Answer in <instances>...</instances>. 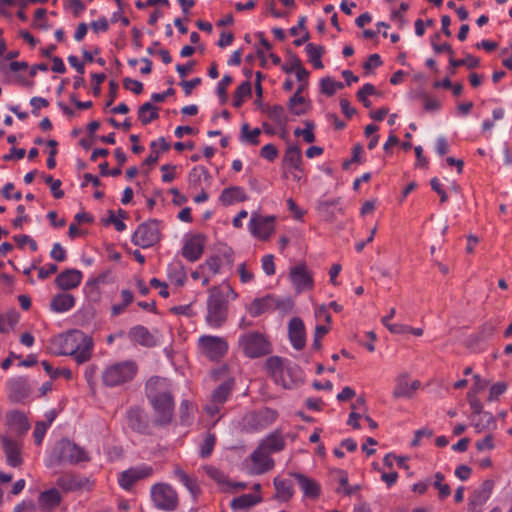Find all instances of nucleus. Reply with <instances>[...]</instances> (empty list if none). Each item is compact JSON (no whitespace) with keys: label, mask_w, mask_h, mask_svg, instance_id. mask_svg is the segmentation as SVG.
<instances>
[{"label":"nucleus","mask_w":512,"mask_h":512,"mask_svg":"<svg viewBox=\"0 0 512 512\" xmlns=\"http://www.w3.org/2000/svg\"><path fill=\"white\" fill-rule=\"evenodd\" d=\"M251 89L252 86L249 81H244L238 86L234 97L235 107H240L244 100L251 95Z\"/></svg>","instance_id":"obj_41"},{"label":"nucleus","mask_w":512,"mask_h":512,"mask_svg":"<svg viewBox=\"0 0 512 512\" xmlns=\"http://www.w3.org/2000/svg\"><path fill=\"white\" fill-rule=\"evenodd\" d=\"M262 269L268 276L275 274L274 256L269 254L262 258Z\"/></svg>","instance_id":"obj_58"},{"label":"nucleus","mask_w":512,"mask_h":512,"mask_svg":"<svg viewBox=\"0 0 512 512\" xmlns=\"http://www.w3.org/2000/svg\"><path fill=\"white\" fill-rule=\"evenodd\" d=\"M53 418L49 421H38L33 431L34 442L36 445H41L49 426L52 424Z\"/></svg>","instance_id":"obj_43"},{"label":"nucleus","mask_w":512,"mask_h":512,"mask_svg":"<svg viewBox=\"0 0 512 512\" xmlns=\"http://www.w3.org/2000/svg\"><path fill=\"white\" fill-rule=\"evenodd\" d=\"M265 368L277 384L284 388L291 387V384L285 379V374L290 372V368L285 366L281 358L277 356L269 357L265 362Z\"/></svg>","instance_id":"obj_14"},{"label":"nucleus","mask_w":512,"mask_h":512,"mask_svg":"<svg viewBox=\"0 0 512 512\" xmlns=\"http://www.w3.org/2000/svg\"><path fill=\"white\" fill-rule=\"evenodd\" d=\"M147 397L153 407L155 422L164 425L171 421L174 402L169 383L163 378H151L147 382Z\"/></svg>","instance_id":"obj_1"},{"label":"nucleus","mask_w":512,"mask_h":512,"mask_svg":"<svg viewBox=\"0 0 512 512\" xmlns=\"http://www.w3.org/2000/svg\"><path fill=\"white\" fill-rule=\"evenodd\" d=\"M289 211L292 213L293 217L296 220L301 221L304 216V211L298 207L295 201L292 198L287 199L286 201Z\"/></svg>","instance_id":"obj_64"},{"label":"nucleus","mask_w":512,"mask_h":512,"mask_svg":"<svg viewBox=\"0 0 512 512\" xmlns=\"http://www.w3.org/2000/svg\"><path fill=\"white\" fill-rule=\"evenodd\" d=\"M230 394V386L228 384L220 385L212 394L211 400L216 404H223Z\"/></svg>","instance_id":"obj_46"},{"label":"nucleus","mask_w":512,"mask_h":512,"mask_svg":"<svg viewBox=\"0 0 512 512\" xmlns=\"http://www.w3.org/2000/svg\"><path fill=\"white\" fill-rule=\"evenodd\" d=\"M259 447L270 455L284 448V440L280 435L273 434L264 439Z\"/></svg>","instance_id":"obj_35"},{"label":"nucleus","mask_w":512,"mask_h":512,"mask_svg":"<svg viewBox=\"0 0 512 512\" xmlns=\"http://www.w3.org/2000/svg\"><path fill=\"white\" fill-rule=\"evenodd\" d=\"M273 304V298L270 296H266L263 298L254 299L247 307V312L253 316L257 317L264 313L268 308H270Z\"/></svg>","instance_id":"obj_30"},{"label":"nucleus","mask_w":512,"mask_h":512,"mask_svg":"<svg viewBox=\"0 0 512 512\" xmlns=\"http://www.w3.org/2000/svg\"><path fill=\"white\" fill-rule=\"evenodd\" d=\"M128 380V361L115 362L102 372V382L107 387L120 386Z\"/></svg>","instance_id":"obj_11"},{"label":"nucleus","mask_w":512,"mask_h":512,"mask_svg":"<svg viewBox=\"0 0 512 512\" xmlns=\"http://www.w3.org/2000/svg\"><path fill=\"white\" fill-rule=\"evenodd\" d=\"M198 349L201 355L217 360L226 354L228 343L219 336L203 335L198 339Z\"/></svg>","instance_id":"obj_7"},{"label":"nucleus","mask_w":512,"mask_h":512,"mask_svg":"<svg viewBox=\"0 0 512 512\" xmlns=\"http://www.w3.org/2000/svg\"><path fill=\"white\" fill-rule=\"evenodd\" d=\"M118 213L119 215H116L114 211H109L106 224H112L117 231L122 232L126 229V225L124 223V219L126 218V211L119 209Z\"/></svg>","instance_id":"obj_39"},{"label":"nucleus","mask_w":512,"mask_h":512,"mask_svg":"<svg viewBox=\"0 0 512 512\" xmlns=\"http://www.w3.org/2000/svg\"><path fill=\"white\" fill-rule=\"evenodd\" d=\"M215 436L208 434L205 436L199 450V454L201 457L206 458L211 455L214 446H215Z\"/></svg>","instance_id":"obj_49"},{"label":"nucleus","mask_w":512,"mask_h":512,"mask_svg":"<svg viewBox=\"0 0 512 512\" xmlns=\"http://www.w3.org/2000/svg\"><path fill=\"white\" fill-rule=\"evenodd\" d=\"M53 345L57 354L73 356L78 364L87 362L93 350L91 338L78 330L59 335L54 339Z\"/></svg>","instance_id":"obj_2"},{"label":"nucleus","mask_w":512,"mask_h":512,"mask_svg":"<svg viewBox=\"0 0 512 512\" xmlns=\"http://www.w3.org/2000/svg\"><path fill=\"white\" fill-rule=\"evenodd\" d=\"M57 265L56 264H46L45 266H42L38 269V278L41 280H44L51 276L52 274L57 272Z\"/></svg>","instance_id":"obj_61"},{"label":"nucleus","mask_w":512,"mask_h":512,"mask_svg":"<svg viewBox=\"0 0 512 512\" xmlns=\"http://www.w3.org/2000/svg\"><path fill=\"white\" fill-rule=\"evenodd\" d=\"M420 387L419 380L412 379L409 372L402 371L394 378L392 395L395 399H410Z\"/></svg>","instance_id":"obj_9"},{"label":"nucleus","mask_w":512,"mask_h":512,"mask_svg":"<svg viewBox=\"0 0 512 512\" xmlns=\"http://www.w3.org/2000/svg\"><path fill=\"white\" fill-rule=\"evenodd\" d=\"M151 498L154 505L163 511H174L178 506L176 491L166 483L155 484L151 488Z\"/></svg>","instance_id":"obj_5"},{"label":"nucleus","mask_w":512,"mask_h":512,"mask_svg":"<svg viewBox=\"0 0 512 512\" xmlns=\"http://www.w3.org/2000/svg\"><path fill=\"white\" fill-rule=\"evenodd\" d=\"M495 444L493 437L491 435H487L485 438L476 442V448L480 452L490 451L494 449Z\"/></svg>","instance_id":"obj_60"},{"label":"nucleus","mask_w":512,"mask_h":512,"mask_svg":"<svg viewBox=\"0 0 512 512\" xmlns=\"http://www.w3.org/2000/svg\"><path fill=\"white\" fill-rule=\"evenodd\" d=\"M433 486L438 490L439 498L444 499L451 494V489L448 484L444 483V475L437 472L434 475Z\"/></svg>","instance_id":"obj_44"},{"label":"nucleus","mask_w":512,"mask_h":512,"mask_svg":"<svg viewBox=\"0 0 512 512\" xmlns=\"http://www.w3.org/2000/svg\"><path fill=\"white\" fill-rule=\"evenodd\" d=\"M121 295L122 302L119 304H113L111 307V315L114 317L123 314L128 307V290H122Z\"/></svg>","instance_id":"obj_51"},{"label":"nucleus","mask_w":512,"mask_h":512,"mask_svg":"<svg viewBox=\"0 0 512 512\" xmlns=\"http://www.w3.org/2000/svg\"><path fill=\"white\" fill-rule=\"evenodd\" d=\"M8 385L10 398L15 402H22L30 394L29 385L23 378L13 379Z\"/></svg>","instance_id":"obj_22"},{"label":"nucleus","mask_w":512,"mask_h":512,"mask_svg":"<svg viewBox=\"0 0 512 512\" xmlns=\"http://www.w3.org/2000/svg\"><path fill=\"white\" fill-rule=\"evenodd\" d=\"M288 334L292 346L301 350L306 344V332L303 321L299 317H293L289 321Z\"/></svg>","instance_id":"obj_18"},{"label":"nucleus","mask_w":512,"mask_h":512,"mask_svg":"<svg viewBox=\"0 0 512 512\" xmlns=\"http://www.w3.org/2000/svg\"><path fill=\"white\" fill-rule=\"evenodd\" d=\"M288 107L292 114L300 116L306 114L311 109V103L303 95L295 93L290 98Z\"/></svg>","instance_id":"obj_27"},{"label":"nucleus","mask_w":512,"mask_h":512,"mask_svg":"<svg viewBox=\"0 0 512 512\" xmlns=\"http://www.w3.org/2000/svg\"><path fill=\"white\" fill-rule=\"evenodd\" d=\"M106 76L105 74L103 73H93L91 75V84H92V89H93V93L95 95H98L100 94V85L104 82Z\"/></svg>","instance_id":"obj_63"},{"label":"nucleus","mask_w":512,"mask_h":512,"mask_svg":"<svg viewBox=\"0 0 512 512\" xmlns=\"http://www.w3.org/2000/svg\"><path fill=\"white\" fill-rule=\"evenodd\" d=\"M391 333L396 335H405L408 334V331L410 329L409 325L403 324V323H390L387 326H385Z\"/></svg>","instance_id":"obj_62"},{"label":"nucleus","mask_w":512,"mask_h":512,"mask_svg":"<svg viewBox=\"0 0 512 512\" xmlns=\"http://www.w3.org/2000/svg\"><path fill=\"white\" fill-rule=\"evenodd\" d=\"M161 172H162V180L165 183H170L176 178L177 166L170 165V164L163 165L161 167Z\"/></svg>","instance_id":"obj_55"},{"label":"nucleus","mask_w":512,"mask_h":512,"mask_svg":"<svg viewBox=\"0 0 512 512\" xmlns=\"http://www.w3.org/2000/svg\"><path fill=\"white\" fill-rule=\"evenodd\" d=\"M3 450L6 455L7 464L11 467H18L22 464V442L9 436L2 438Z\"/></svg>","instance_id":"obj_17"},{"label":"nucleus","mask_w":512,"mask_h":512,"mask_svg":"<svg viewBox=\"0 0 512 512\" xmlns=\"http://www.w3.org/2000/svg\"><path fill=\"white\" fill-rule=\"evenodd\" d=\"M227 303L224 292L217 287L210 289L207 300L206 322L212 328H219L227 318Z\"/></svg>","instance_id":"obj_4"},{"label":"nucleus","mask_w":512,"mask_h":512,"mask_svg":"<svg viewBox=\"0 0 512 512\" xmlns=\"http://www.w3.org/2000/svg\"><path fill=\"white\" fill-rule=\"evenodd\" d=\"M239 346L249 358L261 357L270 351L268 341L259 333H248L241 336Z\"/></svg>","instance_id":"obj_6"},{"label":"nucleus","mask_w":512,"mask_h":512,"mask_svg":"<svg viewBox=\"0 0 512 512\" xmlns=\"http://www.w3.org/2000/svg\"><path fill=\"white\" fill-rule=\"evenodd\" d=\"M274 462L270 455L258 447L246 461V469L249 474H262L273 468Z\"/></svg>","instance_id":"obj_12"},{"label":"nucleus","mask_w":512,"mask_h":512,"mask_svg":"<svg viewBox=\"0 0 512 512\" xmlns=\"http://www.w3.org/2000/svg\"><path fill=\"white\" fill-rule=\"evenodd\" d=\"M50 257L57 262H63L67 258L66 250L62 247L60 243H54L50 251Z\"/></svg>","instance_id":"obj_56"},{"label":"nucleus","mask_w":512,"mask_h":512,"mask_svg":"<svg viewBox=\"0 0 512 512\" xmlns=\"http://www.w3.org/2000/svg\"><path fill=\"white\" fill-rule=\"evenodd\" d=\"M507 389V385L504 382H497L491 386L489 392V400L494 401L498 399Z\"/></svg>","instance_id":"obj_59"},{"label":"nucleus","mask_w":512,"mask_h":512,"mask_svg":"<svg viewBox=\"0 0 512 512\" xmlns=\"http://www.w3.org/2000/svg\"><path fill=\"white\" fill-rule=\"evenodd\" d=\"M8 425L18 434L23 435L30 429V423L25 413L14 410L7 415Z\"/></svg>","instance_id":"obj_24"},{"label":"nucleus","mask_w":512,"mask_h":512,"mask_svg":"<svg viewBox=\"0 0 512 512\" xmlns=\"http://www.w3.org/2000/svg\"><path fill=\"white\" fill-rule=\"evenodd\" d=\"M204 470L207 473V475L214 481H216L219 484L220 488L223 490L225 482L227 481V477L217 468L212 466H205Z\"/></svg>","instance_id":"obj_50"},{"label":"nucleus","mask_w":512,"mask_h":512,"mask_svg":"<svg viewBox=\"0 0 512 512\" xmlns=\"http://www.w3.org/2000/svg\"><path fill=\"white\" fill-rule=\"evenodd\" d=\"M261 502V497L256 494H245L231 501V508L233 510L246 509Z\"/></svg>","instance_id":"obj_34"},{"label":"nucleus","mask_w":512,"mask_h":512,"mask_svg":"<svg viewBox=\"0 0 512 512\" xmlns=\"http://www.w3.org/2000/svg\"><path fill=\"white\" fill-rule=\"evenodd\" d=\"M290 280L298 293L310 290L313 287L312 275L304 265H297L291 269Z\"/></svg>","instance_id":"obj_16"},{"label":"nucleus","mask_w":512,"mask_h":512,"mask_svg":"<svg viewBox=\"0 0 512 512\" xmlns=\"http://www.w3.org/2000/svg\"><path fill=\"white\" fill-rule=\"evenodd\" d=\"M492 484L487 481L482 484L479 489H476L470 497V504L472 506L483 505L490 497Z\"/></svg>","instance_id":"obj_33"},{"label":"nucleus","mask_w":512,"mask_h":512,"mask_svg":"<svg viewBox=\"0 0 512 512\" xmlns=\"http://www.w3.org/2000/svg\"><path fill=\"white\" fill-rule=\"evenodd\" d=\"M293 476L298 481L299 487L305 497L316 499L319 496L320 485L318 482L299 473H295Z\"/></svg>","instance_id":"obj_23"},{"label":"nucleus","mask_w":512,"mask_h":512,"mask_svg":"<svg viewBox=\"0 0 512 512\" xmlns=\"http://www.w3.org/2000/svg\"><path fill=\"white\" fill-rule=\"evenodd\" d=\"M152 468L148 465H140L130 469V482L149 477L152 474Z\"/></svg>","instance_id":"obj_47"},{"label":"nucleus","mask_w":512,"mask_h":512,"mask_svg":"<svg viewBox=\"0 0 512 512\" xmlns=\"http://www.w3.org/2000/svg\"><path fill=\"white\" fill-rule=\"evenodd\" d=\"M314 317L318 322H325L328 325L331 323V315L324 304L314 307Z\"/></svg>","instance_id":"obj_52"},{"label":"nucleus","mask_w":512,"mask_h":512,"mask_svg":"<svg viewBox=\"0 0 512 512\" xmlns=\"http://www.w3.org/2000/svg\"><path fill=\"white\" fill-rule=\"evenodd\" d=\"M221 267V259L218 256L208 258L199 269L204 273L214 276L219 273Z\"/></svg>","instance_id":"obj_38"},{"label":"nucleus","mask_w":512,"mask_h":512,"mask_svg":"<svg viewBox=\"0 0 512 512\" xmlns=\"http://www.w3.org/2000/svg\"><path fill=\"white\" fill-rule=\"evenodd\" d=\"M344 87V84L339 81H335L331 77H324L320 80V90L321 93L332 96L334 95L338 90L342 89Z\"/></svg>","instance_id":"obj_37"},{"label":"nucleus","mask_w":512,"mask_h":512,"mask_svg":"<svg viewBox=\"0 0 512 512\" xmlns=\"http://www.w3.org/2000/svg\"><path fill=\"white\" fill-rule=\"evenodd\" d=\"M131 336L135 342L146 347H152L157 343L155 336L142 326L134 327Z\"/></svg>","instance_id":"obj_29"},{"label":"nucleus","mask_w":512,"mask_h":512,"mask_svg":"<svg viewBox=\"0 0 512 512\" xmlns=\"http://www.w3.org/2000/svg\"><path fill=\"white\" fill-rule=\"evenodd\" d=\"M138 116L143 123H149L158 116V109L151 103H145L140 107Z\"/></svg>","instance_id":"obj_42"},{"label":"nucleus","mask_w":512,"mask_h":512,"mask_svg":"<svg viewBox=\"0 0 512 512\" xmlns=\"http://www.w3.org/2000/svg\"><path fill=\"white\" fill-rule=\"evenodd\" d=\"M274 486L276 490V498L281 501H288L294 494L293 485L288 480L275 478Z\"/></svg>","instance_id":"obj_31"},{"label":"nucleus","mask_w":512,"mask_h":512,"mask_svg":"<svg viewBox=\"0 0 512 512\" xmlns=\"http://www.w3.org/2000/svg\"><path fill=\"white\" fill-rule=\"evenodd\" d=\"M204 245L205 238L202 235H186L183 239L182 256L190 262H195L203 254Z\"/></svg>","instance_id":"obj_13"},{"label":"nucleus","mask_w":512,"mask_h":512,"mask_svg":"<svg viewBox=\"0 0 512 512\" xmlns=\"http://www.w3.org/2000/svg\"><path fill=\"white\" fill-rule=\"evenodd\" d=\"M283 163L288 168H299L302 164L301 150L296 145H289L283 157Z\"/></svg>","instance_id":"obj_28"},{"label":"nucleus","mask_w":512,"mask_h":512,"mask_svg":"<svg viewBox=\"0 0 512 512\" xmlns=\"http://www.w3.org/2000/svg\"><path fill=\"white\" fill-rule=\"evenodd\" d=\"M45 182L50 185L51 192L56 199H60L64 196L63 190H61V181L54 179L51 175L45 177Z\"/></svg>","instance_id":"obj_54"},{"label":"nucleus","mask_w":512,"mask_h":512,"mask_svg":"<svg viewBox=\"0 0 512 512\" xmlns=\"http://www.w3.org/2000/svg\"><path fill=\"white\" fill-rule=\"evenodd\" d=\"M56 483L64 492L89 490L92 487V482L88 478L68 473L58 477Z\"/></svg>","instance_id":"obj_15"},{"label":"nucleus","mask_w":512,"mask_h":512,"mask_svg":"<svg viewBox=\"0 0 512 512\" xmlns=\"http://www.w3.org/2000/svg\"><path fill=\"white\" fill-rule=\"evenodd\" d=\"M168 280L171 284L182 287L187 280L185 268L179 262L171 263L167 268Z\"/></svg>","instance_id":"obj_26"},{"label":"nucleus","mask_w":512,"mask_h":512,"mask_svg":"<svg viewBox=\"0 0 512 512\" xmlns=\"http://www.w3.org/2000/svg\"><path fill=\"white\" fill-rule=\"evenodd\" d=\"M307 56L309 61L312 63L313 67L316 69H322L324 67L322 63V55L324 53V47L321 45H316L314 43H308L305 47Z\"/></svg>","instance_id":"obj_32"},{"label":"nucleus","mask_w":512,"mask_h":512,"mask_svg":"<svg viewBox=\"0 0 512 512\" xmlns=\"http://www.w3.org/2000/svg\"><path fill=\"white\" fill-rule=\"evenodd\" d=\"M260 135L259 128L250 129L249 125L245 123L241 127L240 141L246 145H257Z\"/></svg>","instance_id":"obj_36"},{"label":"nucleus","mask_w":512,"mask_h":512,"mask_svg":"<svg viewBox=\"0 0 512 512\" xmlns=\"http://www.w3.org/2000/svg\"><path fill=\"white\" fill-rule=\"evenodd\" d=\"M160 239V228L156 221L141 224L133 234V242L143 248L150 247Z\"/></svg>","instance_id":"obj_10"},{"label":"nucleus","mask_w":512,"mask_h":512,"mask_svg":"<svg viewBox=\"0 0 512 512\" xmlns=\"http://www.w3.org/2000/svg\"><path fill=\"white\" fill-rule=\"evenodd\" d=\"M89 460L88 453L69 439H62L55 443L47 460V467L60 464L77 465Z\"/></svg>","instance_id":"obj_3"},{"label":"nucleus","mask_w":512,"mask_h":512,"mask_svg":"<svg viewBox=\"0 0 512 512\" xmlns=\"http://www.w3.org/2000/svg\"><path fill=\"white\" fill-rule=\"evenodd\" d=\"M275 216H263L259 213H252L248 230L250 234L261 240H268L275 231Z\"/></svg>","instance_id":"obj_8"},{"label":"nucleus","mask_w":512,"mask_h":512,"mask_svg":"<svg viewBox=\"0 0 512 512\" xmlns=\"http://www.w3.org/2000/svg\"><path fill=\"white\" fill-rule=\"evenodd\" d=\"M75 306V298L69 293L56 294L50 303L51 310L56 313H64Z\"/></svg>","instance_id":"obj_25"},{"label":"nucleus","mask_w":512,"mask_h":512,"mask_svg":"<svg viewBox=\"0 0 512 512\" xmlns=\"http://www.w3.org/2000/svg\"><path fill=\"white\" fill-rule=\"evenodd\" d=\"M261 157L269 161H274L278 156V150L273 144H266L261 148Z\"/></svg>","instance_id":"obj_57"},{"label":"nucleus","mask_w":512,"mask_h":512,"mask_svg":"<svg viewBox=\"0 0 512 512\" xmlns=\"http://www.w3.org/2000/svg\"><path fill=\"white\" fill-rule=\"evenodd\" d=\"M375 93V88L372 84H365L357 93L358 100L363 103L366 108L371 107L372 103L368 100V96Z\"/></svg>","instance_id":"obj_48"},{"label":"nucleus","mask_w":512,"mask_h":512,"mask_svg":"<svg viewBox=\"0 0 512 512\" xmlns=\"http://www.w3.org/2000/svg\"><path fill=\"white\" fill-rule=\"evenodd\" d=\"M247 200V195L244 189L240 186H231L222 191L219 196V201L224 206L233 205L238 202Z\"/></svg>","instance_id":"obj_21"},{"label":"nucleus","mask_w":512,"mask_h":512,"mask_svg":"<svg viewBox=\"0 0 512 512\" xmlns=\"http://www.w3.org/2000/svg\"><path fill=\"white\" fill-rule=\"evenodd\" d=\"M314 125L312 122L306 121L305 122V128H296L294 130V134L297 137H302L303 140L307 143H312L315 141V135H314Z\"/></svg>","instance_id":"obj_45"},{"label":"nucleus","mask_w":512,"mask_h":512,"mask_svg":"<svg viewBox=\"0 0 512 512\" xmlns=\"http://www.w3.org/2000/svg\"><path fill=\"white\" fill-rule=\"evenodd\" d=\"M61 499V495L56 488L48 489L40 493L38 498L39 507L45 512H50L60 504Z\"/></svg>","instance_id":"obj_20"},{"label":"nucleus","mask_w":512,"mask_h":512,"mask_svg":"<svg viewBox=\"0 0 512 512\" xmlns=\"http://www.w3.org/2000/svg\"><path fill=\"white\" fill-rule=\"evenodd\" d=\"M82 278L83 274L81 271L77 269H66L58 274L55 283L61 290H71L81 284Z\"/></svg>","instance_id":"obj_19"},{"label":"nucleus","mask_w":512,"mask_h":512,"mask_svg":"<svg viewBox=\"0 0 512 512\" xmlns=\"http://www.w3.org/2000/svg\"><path fill=\"white\" fill-rule=\"evenodd\" d=\"M257 37L259 38V45L256 48L257 55L261 59L262 65L265 66L268 60V55L271 53V44L265 39L262 32L257 33Z\"/></svg>","instance_id":"obj_40"},{"label":"nucleus","mask_w":512,"mask_h":512,"mask_svg":"<svg viewBox=\"0 0 512 512\" xmlns=\"http://www.w3.org/2000/svg\"><path fill=\"white\" fill-rule=\"evenodd\" d=\"M232 83V77L224 75L223 78L218 82L216 87V93L222 102L227 99L226 89Z\"/></svg>","instance_id":"obj_53"}]
</instances>
